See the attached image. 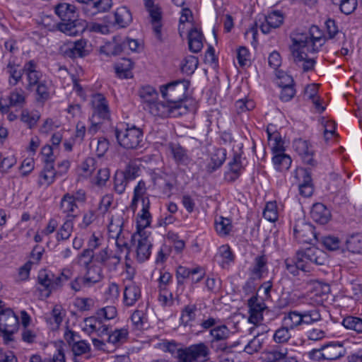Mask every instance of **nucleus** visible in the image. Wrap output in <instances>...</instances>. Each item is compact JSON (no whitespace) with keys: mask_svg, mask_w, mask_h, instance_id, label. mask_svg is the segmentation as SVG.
<instances>
[{"mask_svg":"<svg viewBox=\"0 0 362 362\" xmlns=\"http://www.w3.org/2000/svg\"><path fill=\"white\" fill-rule=\"evenodd\" d=\"M313 29L318 30L317 26H313L308 33H295L291 35L293 44L290 46V51L293 60L297 65L301 64L304 72L313 70L316 62L314 59L308 58L303 49H306L308 52L315 53L325 42V38L321 35H314Z\"/></svg>","mask_w":362,"mask_h":362,"instance_id":"obj_1","label":"nucleus"},{"mask_svg":"<svg viewBox=\"0 0 362 362\" xmlns=\"http://www.w3.org/2000/svg\"><path fill=\"white\" fill-rule=\"evenodd\" d=\"M115 136L118 144L124 148L137 149L143 146L144 134L141 129L135 126L124 129H116Z\"/></svg>","mask_w":362,"mask_h":362,"instance_id":"obj_2","label":"nucleus"},{"mask_svg":"<svg viewBox=\"0 0 362 362\" xmlns=\"http://www.w3.org/2000/svg\"><path fill=\"white\" fill-rule=\"evenodd\" d=\"M189 82L187 80L175 81L160 87L162 96L171 105L186 106L182 104L186 98Z\"/></svg>","mask_w":362,"mask_h":362,"instance_id":"obj_3","label":"nucleus"},{"mask_svg":"<svg viewBox=\"0 0 362 362\" xmlns=\"http://www.w3.org/2000/svg\"><path fill=\"white\" fill-rule=\"evenodd\" d=\"M210 349L204 342L192 344L177 352V362H197L209 358Z\"/></svg>","mask_w":362,"mask_h":362,"instance_id":"obj_4","label":"nucleus"},{"mask_svg":"<svg viewBox=\"0 0 362 362\" xmlns=\"http://www.w3.org/2000/svg\"><path fill=\"white\" fill-rule=\"evenodd\" d=\"M146 110L153 116L164 117H177L187 114L188 108L187 106H179L171 105L170 103L155 101L153 103H150V106Z\"/></svg>","mask_w":362,"mask_h":362,"instance_id":"obj_5","label":"nucleus"},{"mask_svg":"<svg viewBox=\"0 0 362 362\" xmlns=\"http://www.w3.org/2000/svg\"><path fill=\"white\" fill-rule=\"evenodd\" d=\"M18 317L11 309L2 310L0 312V331L6 344L13 340V334L18 330Z\"/></svg>","mask_w":362,"mask_h":362,"instance_id":"obj_6","label":"nucleus"},{"mask_svg":"<svg viewBox=\"0 0 362 362\" xmlns=\"http://www.w3.org/2000/svg\"><path fill=\"white\" fill-rule=\"evenodd\" d=\"M62 55L66 58L76 59L85 57L90 53L87 48V40L81 39L70 42L60 47Z\"/></svg>","mask_w":362,"mask_h":362,"instance_id":"obj_7","label":"nucleus"},{"mask_svg":"<svg viewBox=\"0 0 362 362\" xmlns=\"http://www.w3.org/2000/svg\"><path fill=\"white\" fill-rule=\"evenodd\" d=\"M303 250H298L293 257H288L284 260L286 270L293 276H298L299 271L309 272L311 269V264L304 257Z\"/></svg>","mask_w":362,"mask_h":362,"instance_id":"obj_8","label":"nucleus"},{"mask_svg":"<svg viewBox=\"0 0 362 362\" xmlns=\"http://www.w3.org/2000/svg\"><path fill=\"white\" fill-rule=\"evenodd\" d=\"M120 260V257L109 250L108 247H105L95 252V262L99 264L100 265V267L104 268L108 272L116 270Z\"/></svg>","mask_w":362,"mask_h":362,"instance_id":"obj_9","label":"nucleus"},{"mask_svg":"<svg viewBox=\"0 0 362 362\" xmlns=\"http://www.w3.org/2000/svg\"><path fill=\"white\" fill-rule=\"evenodd\" d=\"M313 355L319 354L317 358L333 361L338 359L343 356L342 346L339 343L331 342L322 346L319 349H313L311 352Z\"/></svg>","mask_w":362,"mask_h":362,"instance_id":"obj_10","label":"nucleus"},{"mask_svg":"<svg viewBox=\"0 0 362 362\" xmlns=\"http://www.w3.org/2000/svg\"><path fill=\"white\" fill-rule=\"evenodd\" d=\"M138 242L136 246L137 259L140 262H144L148 259L151 255V249L152 244L148 237H143L141 232L131 234V241Z\"/></svg>","mask_w":362,"mask_h":362,"instance_id":"obj_11","label":"nucleus"},{"mask_svg":"<svg viewBox=\"0 0 362 362\" xmlns=\"http://www.w3.org/2000/svg\"><path fill=\"white\" fill-rule=\"evenodd\" d=\"M293 235L300 243H310L315 238L313 226L302 220L294 225Z\"/></svg>","mask_w":362,"mask_h":362,"instance_id":"obj_12","label":"nucleus"},{"mask_svg":"<svg viewBox=\"0 0 362 362\" xmlns=\"http://www.w3.org/2000/svg\"><path fill=\"white\" fill-rule=\"evenodd\" d=\"M37 64L35 60H30L25 63L23 71L26 76L28 84L25 89L32 90L33 88L41 82L42 73L37 69Z\"/></svg>","mask_w":362,"mask_h":362,"instance_id":"obj_13","label":"nucleus"},{"mask_svg":"<svg viewBox=\"0 0 362 362\" xmlns=\"http://www.w3.org/2000/svg\"><path fill=\"white\" fill-rule=\"evenodd\" d=\"M294 150L301 156L304 163L315 166L316 161L313 159V150L309 143L302 139H296L293 143Z\"/></svg>","mask_w":362,"mask_h":362,"instance_id":"obj_14","label":"nucleus"},{"mask_svg":"<svg viewBox=\"0 0 362 362\" xmlns=\"http://www.w3.org/2000/svg\"><path fill=\"white\" fill-rule=\"evenodd\" d=\"M92 105L93 108V117L97 116L102 119H109L110 109L108 102L103 94L96 93L93 95Z\"/></svg>","mask_w":362,"mask_h":362,"instance_id":"obj_15","label":"nucleus"},{"mask_svg":"<svg viewBox=\"0 0 362 362\" xmlns=\"http://www.w3.org/2000/svg\"><path fill=\"white\" fill-rule=\"evenodd\" d=\"M57 27L61 32L71 36H76L86 30L85 23L80 22L77 18L74 21L59 23Z\"/></svg>","mask_w":362,"mask_h":362,"instance_id":"obj_16","label":"nucleus"},{"mask_svg":"<svg viewBox=\"0 0 362 362\" xmlns=\"http://www.w3.org/2000/svg\"><path fill=\"white\" fill-rule=\"evenodd\" d=\"M149 13L151 18V23L153 26V30L154 35L158 40L160 42L163 41L162 33H161V19H162V11L161 8L156 5L150 9H146Z\"/></svg>","mask_w":362,"mask_h":362,"instance_id":"obj_17","label":"nucleus"},{"mask_svg":"<svg viewBox=\"0 0 362 362\" xmlns=\"http://www.w3.org/2000/svg\"><path fill=\"white\" fill-rule=\"evenodd\" d=\"M310 216L315 222L324 225L330 220L331 212L323 204L316 203L312 207Z\"/></svg>","mask_w":362,"mask_h":362,"instance_id":"obj_18","label":"nucleus"},{"mask_svg":"<svg viewBox=\"0 0 362 362\" xmlns=\"http://www.w3.org/2000/svg\"><path fill=\"white\" fill-rule=\"evenodd\" d=\"M242 156L240 153H235L232 159L228 163L229 173L226 177L229 182L235 181L241 175L244 167L241 160Z\"/></svg>","mask_w":362,"mask_h":362,"instance_id":"obj_19","label":"nucleus"},{"mask_svg":"<svg viewBox=\"0 0 362 362\" xmlns=\"http://www.w3.org/2000/svg\"><path fill=\"white\" fill-rule=\"evenodd\" d=\"M189 49L194 53L199 52L203 47L204 35L200 30L194 27L188 33Z\"/></svg>","mask_w":362,"mask_h":362,"instance_id":"obj_20","label":"nucleus"},{"mask_svg":"<svg viewBox=\"0 0 362 362\" xmlns=\"http://www.w3.org/2000/svg\"><path fill=\"white\" fill-rule=\"evenodd\" d=\"M299 172L303 177V180L299 185L300 194L305 197H309L314 191L310 169L301 168Z\"/></svg>","mask_w":362,"mask_h":362,"instance_id":"obj_21","label":"nucleus"},{"mask_svg":"<svg viewBox=\"0 0 362 362\" xmlns=\"http://www.w3.org/2000/svg\"><path fill=\"white\" fill-rule=\"evenodd\" d=\"M55 13L60 18L62 21H74L78 15L74 5L61 3L55 6Z\"/></svg>","mask_w":362,"mask_h":362,"instance_id":"obj_22","label":"nucleus"},{"mask_svg":"<svg viewBox=\"0 0 362 362\" xmlns=\"http://www.w3.org/2000/svg\"><path fill=\"white\" fill-rule=\"evenodd\" d=\"M141 296L139 286L134 283H130L125 286L123 302L126 306H132L141 298Z\"/></svg>","mask_w":362,"mask_h":362,"instance_id":"obj_23","label":"nucleus"},{"mask_svg":"<svg viewBox=\"0 0 362 362\" xmlns=\"http://www.w3.org/2000/svg\"><path fill=\"white\" fill-rule=\"evenodd\" d=\"M248 306L250 308L249 320L252 323H257L262 320V312L265 308L264 303L258 301L256 296H252L248 300Z\"/></svg>","mask_w":362,"mask_h":362,"instance_id":"obj_24","label":"nucleus"},{"mask_svg":"<svg viewBox=\"0 0 362 362\" xmlns=\"http://www.w3.org/2000/svg\"><path fill=\"white\" fill-rule=\"evenodd\" d=\"M287 349L273 350L264 353V361L265 362H297L295 357H287Z\"/></svg>","mask_w":362,"mask_h":362,"instance_id":"obj_25","label":"nucleus"},{"mask_svg":"<svg viewBox=\"0 0 362 362\" xmlns=\"http://www.w3.org/2000/svg\"><path fill=\"white\" fill-rule=\"evenodd\" d=\"M146 192L147 187L146 182L143 180H139L134 189L133 197L130 204V208L134 212L136 210L137 204L139 201H141L143 204L144 199L149 200L148 197L146 196Z\"/></svg>","mask_w":362,"mask_h":362,"instance_id":"obj_26","label":"nucleus"},{"mask_svg":"<svg viewBox=\"0 0 362 362\" xmlns=\"http://www.w3.org/2000/svg\"><path fill=\"white\" fill-rule=\"evenodd\" d=\"M273 125H269L267 128L268 140L272 143V150L274 155L284 153V141L279 133L272 129Z\"/></svg>","mask_w":362,"mask_h":362,"instance_id":"obj_27","label":"nucleus"},{"mask_svg":"<svg viewBox=\"0 0 362 362\" xmlns=\"http://www.w3.org/2000/svg\"><path fill=\"white\" fill-rule=\"evenodd\" d=\"M304 257L308 262L315 265H323L325 262V254L324 252L315 247H310L303 250Z\"/></svg>","mask_w":362,"mask_h":362,"instance_id":"obj_28","label":"nucleus"},{"mask_svg":"<svg viewBox=\"0 0 362 362\" xmlns=\"http://www.w3.org/2000/svg\"><path fill=\"white\" fill-rule=\"evenodd\" d=\"M226 158V150L223 148L215 149L211 155V161L206 165V170L212 173L219 168Z\"/></svg>","mask_w":362,"mask_h":362,"instance_id":"obj_29","label":"nucleus"},{"mask_svg":"<svg viewBox=\"0 0 362 362\" xmlns=\"http://www.w3.org/2000/svg\"><path fill=\"white\" fill-rule=\"evenodd\" d=\"M152 181L153 187L158 189L163 194L168 195L171 194V190L173 188V185L169 181L166 175L154 174L152 176Z\"/></svg>","mask_w":362,"mask_h":362,"instance_id":"obj_30","label":"nucleus"},{"mask_svg":"<svg viewBox=\"0 0 362 362\" xmlns=\"http://www.w3.org/2000/svg\"><path fill=\"white\" fill-rule=\"evenodd\" d=\"M6 69L9 75V84L13 86L17 85L21 81L23 74H24L23 68H21L20 65L16 64L14 62H9Z\"/></svg>","mask_w":362,"mask_h":362,"instance_id":"obj_31","label":"nucleus"},{"mask_svg":"<svg viewBox=\"0 0 362 362\" xmlns=\"http://www.w3.org/2000/svg\"><path fill=\"white\" fill-rule=\"evenodd\" d=\"M151 202L150 200L144 199L141 214H138L137 233L141 232V228L144 229L151 223V215L149 212Z\"/></svg>","mask_w":362,"mask_h":362,"instance_id":"obj_32","label":"nucleus"},{"mask_svg":"<svg viewBox=\"0 0 362 362\" xmlns=\"http://www.w3.org/2000/svg\"><path fill=\"white\" fill-rule=\"evenodd\" d=\"M84 268L86 270V274L83 278V283L84 284L90 283L95 284L99 282L103 278L101 267L93 264Z\"/></svg>","mask_w":362,"mask_h":362,"instance_id":"obj_33","label":"nucleus"},{"mask_svg":"<svg viewBox=\"0 0 362 362\" xmlns=\"http://www.w3.org/2000/svg\"><path fill=\"white\" fill-rule=\"evenodd\" d=\"M267 257L262 254L257 256L254 259L252 268L251 269L252 274L257 279H261L264 273L267 272Z\"/></svg>","mask_w":362,"mask_h":362,"instance_id":"obj_34","label":"nucleus"},{"mask_svg":"<svg viewBox=\"0 0 362 362\" xmlns=\"http://www.w3.org/2000/svg\"><path fill=\"white\" fill-rule=\"evenodd\" d=\"M170 152L177 165H187L190 160L187 150L180 144H170Z\"/></svg>","mask_w":362,"mask_h":362,"instance_id":"obj_35","label":"nucleus"},{"mask_svg":"<svg viewBox=\"0 0 362 362\" xmlns=\"http://www.w3.org/2000/svg\"><path fill=\"white\" fill-rule=\"evenodd\" d=\"M77 208L78 206L72 197H71V194H64L60 202V209L64 214H66L67 218H74L76 216L71 214V213Z\"/></svg>","mask_w":362,"mask_h":362,"instance_id":"obj_36","label":"nucleus"},{"mask_svg":"<svg viewBox=\"0 0 362 362\" xmlns=\"http://www.w3.org/2000/svg\"><path fill=\"white\" fill-rule=\"evenodd\" d=\"M133 66L134 63L130 59L122 58L115 64V69L120 78H127L132 77L131 70Z\"/></svg>","mask_w":362,"mask_h":362,"instance_id":"obj_37","label":"nucleus"},{"mask_svg":"<svg viewBox=\"0 0 362 362\" xmlns=\"http://www.w3.org/2000/svg\"><path fill=\"white\" fill-rule=\"evenodd\" d=\"M345 244L348 251L362 254V233H357L348 236Z\"/></svg>","mask_w":362,"mask_h":362,"instance_id":"obj_38","label":"nucleus"},{"mask_svg":"<svg viewBox=\"0 0 362 362\" xmlns=\"http://www.w3.org/2000/svg\"><path fill=\"white\" fill-rule=\"evenodd\" d=\"M325 25L328 38H336L337 40H340L339 44H341V42L342 45H344V42H346V35L344 33L339 30L335 21L332 19H328L325 22Z\"/></svg>","mask_w":362,"mask_h":362,"instance_id":"obj_39","label":"nucleus"},{"mask_svg":"<svg viewBox=\"0 0 362 362\" xmlns=\"http://www.w3.org/2000/svg\"><path fill=\"white\" fill-rule=\"evenodd\" d=\"M158 95L156 89L150 86H144L139 90V96L144 103V108L145 110L150 106V103H153L157 100Z\"/></svg>","mask_w":362,"mask_h":362,"instance_id":"obj_40","label":"nucleus"},{"mask_svg":"<svg viewBox=\"0 0 362 362\" xmlns=\"http://www.w3.org/2000/svg\"><path fill=\"white\" fill-rule=\"evenodd\" d=\"M109 233L110 237L115 238L116 245L117 247L120 249L123 247H128V243L125 240L121 226H115L113 223H111L109 226Z\"/></svg>","mask_w":362,"mask_h":362,"instance_id":"obj_41","label":"nucleus"},{"mask_svg":"<svg viewBox=\"0 0 362 362\" xmlns=\"http://www.w3.org/2000/svg\"><path fill=\"white\" fill-rule=\"evenodd\" d=\"M300 312L291 310L285 313L282 319L283 325H286L292 330L301 326Z\"/></svg>","mask_w":362,"mask_h":362,"instance_id":"obj_42","label":"nucleus"},{"mask_svg":"<svg viewBox=\"0 0 362 362\" xmlns=\"http://www.w3.org/2000/svg\"><path fill=\"white\" fill-rule=\"evenodd\" d=\"M300 315L301 325H313L322 320L320 310L317 308L300 312Z\"/></svg>","mask_w":362,"mask_h":362,"instance_id":"obj_43","label":"nucleus"},{"mask_svg":"<svg viewBox=\"0 0 362 362\" xmlns=\"http://www.w3.org/2000/svg\"><path fill=\"white\" fill-rule=\"evenodd\" d=\"M51 276L52 277V281L50 286L52 292L53 291L61 288L64 283L69 281L72 277L73 272L69 269H64L57 276H55L52 274H51Z\"/></svg>","mask_w":362,"mask_h":362,"instance_id":"obj_44","label":"nucleus"},{"mask_svg":"<svg viewBox=\"0 0 362 362\" xmlns=\"http://www.w3.org/2000/svg\"><path fill=\"white\" fill-rule=\"evenodd\" d=\"M230 334V330L225 325H217L209 330L211 339L216 341H226Z\"/></svg>","mask_w":362,"mask_h":362,"instance_id":"obj_45","label":"nucleus"},{"mask_svg":"<svg viewBox=\"0 0 362 362\" xmlns=\"http://www.w3.org/2000/svg\"><path fill=\"white\" fill-rule=\"evenodd\" d=\"M115 23L124 28L131 22L132 14L126 7H120L115 12Z\"/></svg>","mask_w":362,"mask_h":362,"instance_id":"obj_46","label":"nucleus"},{"mask_svg":"<svg viewBox=\"0 0 362 362\" xmlns=\"http://www.w3.org/2000/svg\"><path fill=\"white\" fill-rule=\"evenodd\" d=\"M199 272V267L189 269L183 266L177 267L176 269V279L178 286H183L185 280L190 279L192 274H196Z\"/></svg>","mask_w":362,"mask_h":362,"instance_id":"obj_47","label":"nucleus"},{"mask_svg":"<svg viewBox=\"0 0 362 362\" xmlns=\"http://www.w3.org/2000/svg\"><path fill=\"white\" fill-rule=\"evenodd\" d=\"M8 100L11 107H23L26 101L24 90L22 89H15L10 93Z\"/></svg>","mask_w":362,"mask_h":362,"instance_id":"obj_48","label":"nucleus"},{"mask_svg":"<svg viewBox=\"0 0 362 362\" xmlns=\"http://www.w3.org/2000/svg\"><path fill=\"white\" fill-rule=\"evenodd\" d=\"M199 64V60L197 57L189 55L187 56L181 64V71L187 75L192 74L197 69Z\"/></svg>","mask_w":362,"mask_h":362,"instance_id":"obj_49","label":"nucleus"},{"mask_svg":"<svg viewBox=\"0 0 362 362\" xmlns=\"http://www.w3.org/2000/svg\"><path fill=\"white\" fill-rule=\"evenodd\" d=\"M333 4L338 6L341 13L349 15L358 6L357 0H332Z\"/></svg>","mask_w":362,"mask_h":362,"instance_id":"obj_50","label":"nucleus"},{"mask_svg":"<svg viewBox=\"0 0 362 362\" xmlns=\"http://www.w3.org/2000/svg\"><path fill=\"white\" fill-rule=\"evenodd\" d=\"M342 325L348 329L354 330L357 333H362V318L361 317L347 316L344 318Z\"/></svg>","mask_w":362,"mask_h":362,"instance_id":"obj_51","label":"nucleus"},{"mask_svg":"<svg viewBox=\"0 0 362 362\" xmlns=\"http://www.w3.org/2000/svg\"><path fill=\"white\" fill-rule=\"evenodd\" d=\"M74 219L67 218L64 221L57 232V240H65L69 238L74 228Z\"/></svg>","mask_w":362,"mask_h":362,"instance_id":"obj_52","label":"nucleus"},{"mask_svg":"<svg viewBox=\"0 0 362 362\" xmlns=\"http://www.w3.org/2000/svg\"><path fill=\"white\" fill-rule=\"evenodd\" d=\"M272 160L279 170H288L292 162L291 157L284 153L274 155Z\"/></svg>","mask_w":362,"mask_h":362,"instance_id":"obj_53","label":"nucleus"},{"mask_svg":"<svg viewBox=\"0 0 362 362\" xmlns=\"http://www.w3.org/2000/svg\"><path fill=\"white\" fill-rule=\"evenodd\" d=\"M263 343V335L258 333L247 343V344L244 348V351L248 354L256 353L262 349Z\"/></svg>","mask_w":362,"mask_h":362,"instance_id":"obj_54","label":"nucleus"},{"mask_svg":"<svg viewBox=\"0 0 362 362\" xmlns=\"http://www.w3.org/2000/svg\"><path fill=\"white\" fill-rule=\"evenodd\" d=\"M292 330L286 325H283L281 327L277 329L273 335V339L276 343L284 344L288 341L291 337L290 331Z\"/></svg>","mask_w":362,"mask_h":362,"instance_id":"obj_55","label":"nucleus"},{"mask_svg":"<svg viewBox=\"0 0 362 362\" xmlns=\"http://www.w3.org/2000/svg\"><path fill=\"white\" fill-rule=\"evenodd\" d=\"M196 305H187L183 308L180 320L185 326L188 325L190 322L194 320L196 317Z\"/></svg>","mask_w":362,"mask_h":362,"instance_id":"obj_56","label":"nucleus"},{"mask_svg":"<svg viewBox=\"0 0 362 362\" xmlns=\"http://www.w3.org/2000/svg\"><path fill=\"white\" fill-rule=\"evenodd\" d=\"M52 277L51 274H48L46 270H41L39 272L37 276V282L40 285L44 291H47L46 295L48 297L52 293L51 285H52Z\"/></svg>","mask_w":362,"mask_h":362,"instance_id":"obj_57","label":"nucleus"},{"mask_svg":"<svg viewBox=\"0 0 362 362\" xmlns=\"http://www.w3.org/2000/svg\"><path fill=\"white\" fill-rule=\"evenodd\" d=\"M129 181L126 178L123 173L120 171L116 172L114 177V189L119 194H122L126 189L127 184Z\"/></svg>","mask_w":362,"mask_h":362,"instance_id":"obj_58","label":"nucleus"},{"mask_svg":"<svg viewBox=\"0 0 362 362\" xmlns=\"http://www.w3.org/2000/svg\"><path fill=\"white\" fill-rule=\"evenodd\" d=\"M40 115L35 112H30L28 110H23L21 112V120L27 124L28 128L34 127L40 119Z\"/></svg>","mask_w":362,"mask_h":362,"instance_id":"obj_59","label":"nucleus"},{"mask_svg":"<svg viewBox=\"0 0 362 362\" xmlns=\"http://www.w3.org/2000/svg\"><path fill=\"white\" fill-rule=\"evenodd\" d=\"M127 334L126 329H115L108 334L107 341L115 346L119 345L126 340Z\"/></svg>","mask_w":362,"mask_h":362,"instance_id":"obj_60","label":"nucleus"},{"mask_svg":"<svg viewBox=\"0 0 362 362\" xmlns=\"http://www.w3.org/2000/svg\"><path fill=\"white\" fill-rule=\"evenodd\" d=\"M263 216L270 222H275L278 219L277 204L276 202L267 203L263 211Z\"/></svg>","mask_w":362,"mask_h":362,"instance_id":"obj_61","label":"nucleus"},{"mask_svg":"<svg viewBox=\"0 0 362 362\" xmlns=\"http://www.w3.org/2000/svg\"><path fill=\"white\" fill-rule=\"evenodd\" d=\"M93 261H95V252L90 250H83V252L78 257V262L83 267H88L92 265Z\"/></svg>","mask_w":362,"mask_h":362,"instance_id":"obj_62","label":"nucleus"},{"mask_svg":"<svg viewBox=\"0 0 362 362\" xmlns=\"http://www.w3.org/2000/svg\"><path fill=\"white\" fill-rule=\"evenodd\" d=\"M35 86L36 88V100L38 103H44L49 98V88L46 85L45 81H41Z\"/></svg>","mask_w":362,"mask_h":362,"instance_id":"obj_63","label":"nucleus"},{"mask_svg":"<svg viewBox=\"0 0 362 362\" xmlns=\"http://www.w3.org/2000/svg\"><path fill=\"white\" fill-rule=\"evenodd\" d=\"M284 16L281 11H274L266 17V22L272 28H279L284 22Z\"/></svg>","mask_w":362,"mask_h":362,"instance_id":"obj_64","label":"nucleus"}]
</instances>
